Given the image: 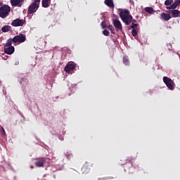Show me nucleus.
<instances>
[{"label":"nucleus","instance_id":"nucleus-22","mask_svg":"<svg viewBox=\"0 0 180 180\" xmlns=\"http://www.w3.org/2000/svg\"><path fill=\"white\" fill-rule=\"evenodd\" d=\"M173 1L172 0H166L165 1V5L166 6H169V5H171V4H172Z\"/></svg>","mask_w":180,"mask_h":180},{"label":"nucleus","instance_id":"nucleus-14","mask_svg":"<svg viewBox=\"0 0 180 180\" xmlns=\"http://www.w3.org/2000/svg\"><path fill=\"white\" fill-rule=\"evenodd\" d=\"M172 18H179L180 16V11L176 9H174L171 11Z\"/></svg>","mask_w":180,"mask_h":180},{"label":"nucleus","instance_id":"nucleus-29","mask_svg":"<svg viewBox=\"0 0 180 180\" xmlns=\"http://www.w3.org/2000/svg\"><path fill=\"white\" fill-rule=\"evenodd\" d=\"M132 22H133V23H136V20H133V18H132Z\"/></svg>","mask_w":180,"mask_h":180},{"label":"nucleus","instance_id":"nucleus-2","mask_svg":"<svg viewBox=\"0 0 180 180\" xmlns=\"http://www.w3.org/2000/svg\"><path fill=\"white\" fill-rule=\"evenodd\" d=\"M39 8H40V0H34V2L29 6L27 13L32 15L35 12H37Z\"/></svg>","mask_w":180,"mask_h":180},{"label":"nucleus","instance_id":"nucleus-17","mask_svg":"<svg viewBox=\"0 0 180 180\" xmlns=\"http://www.w3.org/2000/svg\"><path fill=\"white\" fill-rule=\"evenodd\" d=\"M12 43H13V38L8 39L6 44H4V46H6V47L12 46Z\"/></svg>","mask_w":180,"mask_h":180},{"label":"nucleus","instance_id":"nucleus-26","mask_svg":"<svg viewBox=\"0 0 180 180\" xmlns=\"http://www.w3.org/2000/svg\"><path fill=\"white\" fill-rule=\"evenodd\" d=\"M101 25L102 29H105L106 28V25H105V22H102L101 23Z\"/></svg>","mask_w":180,"mask_h":180},{"label":"nucleus","instance_id":"nucleus-28","mask_svg":"<svg viewBox=\"0 0 180 180\" xmlns=\"http://www.w3.org/2000/svg\"><path fill=\"white\" fill-rule=\"evenodd\" d=\"M5 6V4H4L3 2H0V8H1V6Z\"/></svg>","mask_w":180,"mask_h":180},{"label":"nucleus","instance_id":"nucleus-24","mask_svg":"<svg viewBox=\"0 0 180 180\" xmlns=\"http://www.w3.org/2000/svg\"><path fill=\"white\" fill-rule=\"evenodd\" d=\"M137 26H139V24H136L134 22H132V24H131L130 27H131V29L134 30V29L137 28Z\"/></svg>","mask_w":180,"mask_h":180},{"label":"nucleus","instance_id":"nucleus-4","mask_svg":"<svg viewBox=\"0 0 180 180\" xmlns=\"http://www.w3.org/2000/svg\"><path fill=\"white\" fill-rule=\"evenodd\" d=\"M163 82L165 84L166 86L170 89V91H174L175 88V83L172 79L168 77H163Z\"/></svg>","mask_w":180,"mask_h":180},{"label":"nucleus","instance_id":"nucleus-23","mask_svg":"<svg viewBox=\"0 0 180 180\" xmlns=\"http://www.w3.org/2000/svg\"><path fill=\"white\" fill-rule=\"evenodd\" d=\"M103 34H104V36H109V34H110V32L108 30H104L103 31Z\"/></svg>","mask_w":180,"mask_h":180},{"label":"nucleus","instance_id":"nucleus-30","mask_svg":"<svg viewBox=\"0 0 180 180\" xmlns=\"http://www.w3.org/2000/svg\"><path fill=\"white\" fill-rule=\"evenodd\" d=\"M2 134H5V129H3Z\"/></svg>","mask_w":180,"mask_h":180},{"label":"nucleus","instance_id":"nucleus-10","mask_svg":"<svg viewBox=\"0 0 180 180\" xmlns=\"http://www.w3.org/2000/svg\"><path fill=\"white\" fill-rule=\"evenodd\" d=\"M113 25L117 31L120 30V32H122V30H123V26H122V22H120L119 20H113Z\"/></svg>","mask_w":180,"mask_h":180},{"label":"nucleus","instance_id":"nucleus-33","mask_svg":"<svg viewBox=\"0 0 180 180\" xmlns=\"http://www.w3.org/2000/svg\"><path fill=\"white\" fill-rule=\"evenodd\" d=\"M16 64H19V62L16 63Z\"/></svg>","mask_w":180,"mask_h":180},{"label":"nucleus","instance_id":"nucleus-18","mask_svg":"<svg viewBox=\"0 0 180 180\" xmlns=\"http://www.w3.org/2000/svg\"><path fill=\"white\" fill-rule=\"evenodd\" d=\"M123 64H124V65H129V64H130V61L129 60V57L124 56L123 58Z\"/></svg>","mask_w":180,"mask_h":180},{"label":"nucleus","instance_id":"nucleus-31","mask_svg":"<svg viewBox=\"0 0 180 180\" xmlns=\"http://www.w3.org/2000/svg\"><path fill=\"white\" fill-rule=\"evenodd\" d=\"M178 2H179V4H180V0H176Z\"/></svg>","mask_w":180,"mask_h":180},{"label":"nucleus","instance_id":"nucleus-16","mask_svg":"<svg viewBox=\"0 0 180 180\" xmlns=\"http://www.w3.org/2000/svg\"><path fill=\"white\" fill-rule=\"evenodd\" d=\"M11 29H12V27L9 25H5L3 27H1V31L4 33H6V32H10Z\"/></svg>","mask_w":180,"mask_h":180},{"label":"nucleus","instance_id":"nucleus-25","mask_svg":"<svg viewBox=\"0 0 180 180\" xmlns=\"http://www.w3.org/2000/svg\"><path fill=\"white\" fill-rule=\"evenodd\" d=\"M131 33L134 37H136V36H137V30L136 29L132 30Z\"/></svg>","mask_w":180,"mask_h":180},{"label":"nucleus","instance_id":"nucleus-19","mask_svg":"<svg viewBox=\"0 0 180 180\" xmlns=\"http://www.w3.org/2000/svg\"><path fill=\"white\" fill-rule=\"evenodd\" d=\"M180 4L178 1H175L173 4H172V8H173L174 9H176V8H178V6H179Z\"/></svg>","mask_w":180,"mask_h":180},{"label":"nucleus","instance_id":"nucleus-13","mask_svg":"<svg viewBox=\"0 0 180 180\" xmlns=\"http://www.w3.org/2000/svg\"><path fill=\"white\" fill-rule=\"evenodd\" d=\"M41 5L42 8H49L51 5V0H42Z\"/></svg>","mask_w":180,"mask_h":180},{"label":"nucleus","instance_id":"nucleus-11","mask_svg":"<svg viewBox=\"0 0 180 180\" xmlns=\"http://www.w3.org/2000/svg\"><path fill=\"white\" fill-rule=\"evenodd\" d=\"M4 53L6 54H13L15 53V47L14 46H4Z\"/></svg>","mask_w":180,"mask_h":180},{"label":"nucleus","instance_id":"nucleus-12","mask_svg":"<svg viewBox=\"0 0 180 180\" xmlns=\"http://www.w3.org/2000/svg\"><path fill=\"white\" fill-rule=\"evenodd\" d=\"M160 19L162 20H165V22H168V20H169V19H171V15L169 14H167L165 13H162L160 15Z\"/></svg>","mask_w":180,"mask_h":180},{"label":"nucleus","instance_id":"nucleus-1","mask_svg":"<svg viewBox=\"0 0 180 180\" xmlns=\"http://www.w3.org/2000/svg\"><path fill=\"white\" fill-rule=\"evenodd\" d=\"M119 15L122 22L125 23L127 26H129V25L133 22V16L130 15V11H129V10L121 11Z\"/></svg>","mask_w":180,"mask_h":180},{"label":"nucleus","instance_id":"nucleus-15","mask_svg":"<svg viewBox=\"0 0 180 180\" xmlns=\"http://www.w3.org/2000/svg\"><path fill=\"white\" fill-rule=\"evenodd\" d=\"M104 4H105V5L108 6V8H115V4L113 3V0H105Z\"/></svg>","mask_w":180,"mask_h":180},{"label":"nucleus","instance_id":"nucleus-8","mask_svg":"<svg viewBox=\"0 0 180 180\" xmlns=\"http://www.w3.org/2000/svg\"><path fill=\"white\" fill-rule=\"evenodd\" d=\"M75 68V63L74 62L68 63L66 66L65 67V71L68 72V74H70L72 70Z\"/></svg>","mask_w":180,"mask_h":180},{"label":"nucleus","instance_id":"nucleus-9","mask_svg":"<svg viewBox=\"0 0 180 180\" xmlns=\"http://www.w3.org/2000/svg\"><path fill=\"white\" fill-rule=\"evenodd\" d=\"M37 161L35 162V165L38 168L41 167H44V163L46 162V158H39L36 159Z\"/></svg>","mask_w":180,"mask_h":180},{"label":"nucleus","instance_id":"nucleus-3","mask_svg":"<svg viewBox=\"0 0 180 180\" xmlns=\"http://www.w3.org/2000/svg\"><path fill=\"white\" fill-rule=\"evenodd\" d=\"M9 13H11V6H9V5L4 4V6L0 7V18H1V19L8 18Z\"/></svg>","mask_w":180,"mask_h":180},{"label":"nucleus","instance_id":"nucleus-20","mask_svg":"<svg viewBox=\"0 0 180 180\" xmlns=\"http://www.w3.org/2000/svg\"><path fill=\"white\" fill-rule=\"evenodd\" d=\"M145 11L148 13H153L154 12V9L152 7H146Z\"/></svg>","mask_w":180,"mask_h":180},{"label":"nucleus","instance_id":"nucleus-5","mask_svg":"<svg viewBox=\"0 0 180 180\" xmlns=\"http://www.w3.org/2000/svg\"><path fill=\"white\" fill-rule=\"evenodd\" d=\"M13 43H25L26 41V35L20 34L19 35L15 36L13 38Z\"/></svg>","mask_w":180,"mask_h":180},{"label":"nucleus","instance_id":"nucleus-27","mask_svg":"<svg viewBox=\"0 0 180 180\" xmlns=\"http://www.w3.org/2000/svg\"><path fill=\"white\" fill-rule=\"evenodd\" d=\"M167 9H169H169H173V11H174V8L172 7V6H167Z\"/></svg>","mask_w":180,"mask_h":180},{"label":"nucleus","instance_id":"nucleus-6","mask_svg":"<svg viewBox=\"0 0 180 180\" xmlns=\"http://www.w3.org/2000/svg\"><path fill=\"white\" fill-rule=\"evenodd\" d=\"M10 4L11 6H13L14 8H22L23 4H25V0H12L10 1Z\"/></svg>","mask_w":180,"mask_h":180},{"label":"nucleus","instance_id":"nucleus-21","mask_svg":"<svg viewBox=\"0 0 180 180\" xmlns=\"http://www.w3.org/2000/svg\"><path fill=\"white\" fill-rule=\"evenodd\" d=\"M108 29L109 30H110L111 33H112V34H115L116 33L115 32V28L113 27V25H110L108 26Z\"/></svg>","mask_w":180,"mask_h":180},{"label":"nucleus","instance_id":"nucleus-7","mask_svg":"<svg viewBox=\"0 0 180 180\" xmlns=\"http://www.w3.org/2000/svg\"><path fill=\"white\" fill-rule=\"evenodd\" d=\"M25 25V20L17 18L12 21L11 26H13V27H19L20 26H23Z\"/></svg>","mask_w":180,"mask_h":180},{"label":"nucleus","instance_id":"nucleus-32","mask_svg":"<svg viewBox=\"0 0 180 180\" xmlns=\"http://www.w3.org/2000/svg\"><path fill=\"white\" fill-rule=\"evenodd\" d=\"M16 64H19V62L16 63Z\"/></svg>","mask_w":180,"mask_h":180}]
</instances>
